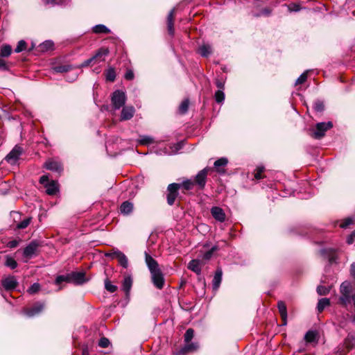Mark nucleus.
I'll return each mask as SVG.
<instances>
[{
    "mask_svg": "<svg viewBox=\"0 0 355 355\" xmlns=\"http://www.w3.org/2000/svg\"><path fill=\"white\" fill-rule=\"evenodd\" d=\"M85 275V272H72L65 275H58L55 279V283L57 285L61 284L62 282L82 285L88 281Z\"/></svg>",
    "mask_w": 355,
    "mask_h": 355,
    "instance_id": "f257e3e1",
    "label": "nucleus"
},
{
    "mask_svg": "<svg viewBox=\"0 0 355 355\" xmlns=\"http://www.w3.org/2000/svg\"><path fill=\"white\" fill-rule=\"evenodd\" d=\"M332 128L331 121L320 122L316 123L315 129L310 130L309 135L315 139H320L324 137L326 132Z\"/></svg>",
    "mask_w": 355,
    "mask_h": 355,
    "instance_id": "f03ea898",
    "label": "nucleus"
},
{
    "mask_svg": "<svg viewBox=\"0 0 355 355\" xmlns=\"http://www.w3.org/2000/svg\"><path fill=\"white\" fill-rule=\"evenodd\" d=\"M39 182L44 185L46 193L49 196H55L59 192V184L57 181L49 182L48 175H44L40 178Z\"/></svg>",
    "mask_w": 355,
    "mask_h": 355,
    "instance_id": "7ed1b4c3",
    "label": "nucleus"
},
{
    "mask_svg": "<svg viewBox=\"0 0 355 355\" xmlns=\"http://www.w3.org/2000/svg\"><path fill=\"white\" fill-rule=\"evenodd\" d=\"M180 184H169L166 189V201L168 205L172 206L175 204L176 198L179 196Z\"/></svg>",
    "mask_w": 355,
    "mask_h": 355,
    "instance_id": "20e7f679",
    "label": "nucleus"
},
{
    "mask_svg": "<svg viewBox=\"0 0 355 355\" xmlns=\"http://www.w3.org/2000/svg\"><path fill=\"white\" fill-rule=\"evenodd\" d=\"M213 171L211 167L207 166L200 171L194 178V182L199 189H204L207 182V177L209 173Z\"/></svg>",
    "mask_w": 355,
    "mask_h": 355,
    "instance_id": "39448f33",
    "label": "nucleus"
},
{
    "mask_svg": "<svg viewBox=\"0 0 355 355\" xmlns=\"http://www.w3.org/2000/svg\"><path fill=\"white\" fill-rule=\"evenodd\" d=\"M45 308L44 302H36L31 306L23 309V313L28 318H33L41 313Z\"/></svg>",
    "mask_w": 355,
    "mask_h": 355,
    "instance_id": "423d86ee",
    "label": "nucleus"
},
{
    "mask_svg": "<svg viewBox=\"0 0 355 355\" xmlns=\"http://www.w3.org/2000/svg\"><path fill=\"white\" fill-rule=\"evenodd\" d=\"M126 101L125 92L121 90H116L112 94L111 101L114 110H119L122 107Z\"/></svg>",
    "mask_w": 355,
    "mask_h": 355,
    "instance_id": "0eeeda50",
    "label": "nucleus"
},
{
    "mask_svg": "<svg viewBox=\"0 0 355 355\" xmlns=\"http://www.w3.org/2000/svg\"><path fill=\"white\" fill-rule=\"evenodd\" d=\"M41 246V243L37 240L31 241L24 249L23 257L27 259H31L37 254L38 248Z\"/></svg>",
    "mask_w": 355,
    "mask_h": 355,
    "instance_id": "6e6552de",
    "label": "nucleus"
},
{
    "mask_svg": "<svg viewBox=\"0 0 355 355\" xmlns=\"http://www.w3.org/2000/svg\"><path fill=\"white\" fill-rule=\"evenodd\" d=\"M43 168H46V170L57 173L58 175H60L63 171L62 164L54 159H47L43 165Z\"/></svg>",
    "mask_w": 355,
    "mask_h": 355,
    "instance_id": "1a4fd4ad",
    "label": "nucleus"
},
{
    "mask_svg": "<svg viewBox=\"0 0 355 355\" xmlns=\"http://www.w3.org/2000/svg\"><path fill=\"white\" fill-rule=\"evenodd\" d=\"M150 274L153 285L158 289H162L164 286L165 279L162 270L159 269L150 272Z\"/></svg>",
    "mask_w": 355,
    "mask_h": 355,
    "instance_id": "9d476101",
    "label": "nucleus"
},
{
    "mask_svg": "<svg viewBox=\"0 0 355 355\" xmlns=\"http://www.w3.org/2000/svg\"><path fill=\"white\" fill-rule=\"evenodd\" d=\"M19 283L15 276L9 275L1 280V286L7 291L15 290Z\"/></svg>",
    "mask_w": 355,
    "mask_h": 355,
    "instance_id": "9b49d317",
    "label": "nucleus"
},
{
    "mask_svg": "<svg viewBox=\"0 0 355 355\" xmlns=\"http://www.w3.org/2000/svg\"><path fill=\"white\" fill-rule=\"evenodd\" d=\"M23 153V148L16 145L12 150L6 155V159L8 163L15 164Z\"/></svg>",
    "mask_w": 355,
    "mask_h": 355,
    "instance_id": "f8f14e48",
    "label": "nucleus"
},
{
    "mask_svg": "<svg viewBox=\"0 0 355 355\" xmlns=\"http://www.w3.org/2000/svg\"><path fill=\"white\" fill-rule=\"evenodd\" d=\"M110 53V50L107 47H101L98 49L94 53L92 58L94 63H99L105 60V57Z\"/></svg>",
    "mask_w": 355,
    "mask_h": 355,
    "instance_id": "ddd939ff",
    "label": "nucleus"
},
{
    "mask_svg": "<svg viewBox=\"0 0 355 355\" xmlns=\"http://www.w3.org/2000/svg\"><path fill=\"white\" fill-rule=\"evenodd\" d=\"M320 254L327 259L330 263L336 262L338 259L337 251L333 248H325L320 250Z\"/></svg>",
    "mask_w": 355,
    "mask_h": 355,
    "instance_id": "4468645a",
    "label": "nucleus"
},
{
    "mask_svg": "<svg viewBox=\"0 0 355 355\" xmlns=\"http://www.w3.org/2000/svg\"><path fill=\"white\" fill-rule=\"evenodd\" d=\"M228 164V159L226 157H220L214 164L213 171L215 170L218 174L224 175L226 173L225 167Z\"/></svg>",
    "mask_w": 355,
    "mask_h": 355,
    "instance_id": "2eb2a0df",
    "label": "nucleus"
},
{
    "mask_svg": "<svg viewBox=\"0 0 355 355\" xmlns=\"http://www.w3.org/2000/svg\"><path fill=\"white\" fill-rule=\"evenodd\" d=\"M212 217L220 223H223L226 220V214L224 210L217 206L212 207L210 210Z\"/></svg>",
    "mask_w": 355,
    "mask_h": 355,
    "instance_id": "dca6fc26",
    "label": "nucleus"
},
{
    "mask_svg": "<svg viewBox=\"0 0 355 355\" xmlns=\"http://www.w3.org/2000/svg\"><path fill=\"white\" fill-rule=\"evenodd\" d=\"M175 9L173 8L167 15L166 17V25L168 33L171 37H173L175 35L174 28V20H175Z\"/></svg>",
    "mask_w": 355,
    "mask_h": 355,
    "instance_id": "f3484780",
    "label": "nucleus"
},
{
    "mask_svg": "<svg viewBox=\"0 0 355 355\" xmlns=\"http://www.w3.org/2000/svg\"><path fill=\"white\" fill-rule=\"evenodd\" d=\"M277 309H278L279 313L280 314V316H281V318L282 320V325L286 326L287 324L288 315H287V307H286L285 302L282 300L279 301L277 302Z\"/></svg>",
    "mask_w": 355,
    "mask_h": 355,
    "instance_id": "a211bd4d",
    "label": "nucleus"
},
{
    "mask_svg": "<svg viewBox=\"0 0 355 355\" xmlns=\"http://www.w3.org/2000/svg\"><path fill=\"white\" fill-rule=\"evenodd\" d=\"M145 261L150 272L160 269L157 261L146 252H145Z\"/></svg>",
    "mask_w": 355,
    "mask_h": 355,
    "instance_id": "6ab92c4d",
    "label": "nucleus"
},
{
    "mask_svg": "<svg viewBox=\"0 0 355 355\" xmlns=\"http://www.w3.org/2000/svg\"><path fill=\"white\" fill-rule=\"evenodd\" d=\"M198 348V345L196 343H186L184 346L182 347L177 353L176 355H184L190 352H194Z\"/></svg>",
    "mask_w": 355,
    "mask_h": 355,
    "instance_id": "aec40b11",
    "label": "nucleus"
},
{
    "mask_svg": "<svg viewBox=\"0 0 355 355\" xmlns=\"http://www.w3.org/2000/svg\"><path fill=\"white\" fill-rule=\"evenodd\" d=\"M222 275L223 270L220 267H218L216 270L213 280H212V287L214 290H217L221 283L222 281Z\"/></svg>",
    "mask_w": 355,
    "mask_h": 355,
    "instance_id": "412c9836",
    "label": "nucleus"
},
{
    "mask_svg": "<svg viewBox=\"0 0 355 355\" xmlns=\"http://www.w3.org/2000/svg\"><path fill=\"white\" fill-rule=\"evenodd\" d=\"M343 347L346 348L347 352L350 351L355 347V334H349L343 341Z\"/></svg>",
    "mask_w": 355,
    "mask_h": 355,
    "instance_id": "4be33fe9",
    "label": "nucleus"
},
{
    "mask_svg": "<svg viewBox=\"0 0 355 355\" xmlns=\"http://www.w3.org/2000/svg\"><path fill=\"white\" fill-rule=\"evenodd\" d=\"M135 108L132 106L123 107L121 114V120L126 121L133 117L135 114Z\"/></svg>",
    "mask_w": 355,
    "mask_h": 355,
    "instance_id": "5701e85b",
    "label": "nucleus"
},
{
    "mask_svg": "<svg viewBox=\"0 0 355 355\" xmlns=\"http://www.w3.org/2000/svg\"><path fill=\"white\" fill-rule=\"evenodd\" d=\"M188 269L194 272L196 275H201V264L200 261L198 259H192L191 260L187 266Z\"/></svg>",
    "mask_w": 355,
    "mask_h": 355,
    "instance_id": "b1692460",
    "label": "nucleus"
},
{
    "mask_svg": "<svg viewBox=\"0 0 355 355\" xmlns=\"http://www.w3.org/2000/svg\"><path fill=\"white\" fill-rule=\"evenodd\" d=\"M197 52L202 57L208 58L213 53L212 46L209 44H203L198 48Z\"/></svg>",
    "mask_w": 355,
    "mask_h": 355,
    "instance_id": "393cba45",
    "label": "nucleus"
},
{
    "mask_svg": "<svg viewBox=\"0 0 355 355\" xmlns=\"http://www.w3.org/2000/svg\"><path fill=\"white\" fill-rule=\"evenodd\" d=\"M73 69H76V66H73L71 64H61L52 67L53 72L60 73L68 72Z\"/></svg>",
    "mask_w": 355,
    "mask_h": 355,
    "instance_id": "a878e982",
    "label": "nucleus"
},
{
    "mask_svg": "<svg viewBox=\"0 0 355 355\" xmlns=\"http://www.w3.org/2000/svg\"><path fill=\"white\" fill-rule=\"evenodd\" d=\"M132 210L133 204L128 200L123 202L120 206V211L124 215H129L132 212Z\"/></svg>",
    "mask_w": 355,
    "mask_h": 355,
    "instance_id": "bb28decb",
    "label": "nucleus"
},
{
    "mask_svg": "<svg viewBox=\"0 0 355 355\" xmlns=\"http://www.w3.org/2000/svg\"><path fill=\"white\" fill-rule=\"evenodd\" d=\"M132 285V279L130 276H127L122 282V290L125 293L126 296L130 294Z\"/></svg>",
    "mask_w": 355,
    "mask_h": 355,
    "instance_id": "cd10ccee",
    "label": "nucleus"
},
{
    "mask_svg": "<svg viewBox=\"0 0 355 355\" xmlns=\"http://www.w3.org/2000/svg\"><path fill=\"white\" fill-rule=\"evenodd\" d=\"M12 51V46L10 44H4L1 47L0 57L8 58L11 55Z\"/></svg>",
    "mask_w": 355,
    "mask_h": 355,
    "instance_id": "c85d7f7f",
    "label": "nucleus"
},
{
    "mask_svg": "<svg viewBox=\"0 0 355 355\" xmlns=\"http://www.w3.org/2000/svg\"><path fill=\"white\" fill-rule=\"evenodd\" d=\"M93 33L96 34H108L111 32V31L105 25L103 24H98L94 26L92 28Z\"/></svg>",
    "mask_w": 355,
    "mask_h": 355,
    "instance_id": "c756f323",
    "label": "nucleus"
},
{
    "mask_svg": "<svg viewBox=\"0 0 355 355\" xmlns=\"http://www.w3.org/2000/svg\"><path fill=\"white\" fill-rule=\"evenodd\" d=\"M105 80L107 82H114L116 79V71L114 67H109L105 71Z\"/></svg>",
    "mask_w": 355,
    "mask_h": 355,
    "instance_id": "7c9ffc66",
    "label": "nucleus"
},
{
    "mask_svg": "<svg viewBox=\"0 0 355 355\" xmlns=\"http://www.w3.org/2000/svg\"><path fill=\"white\" fill-rule=\"evenodd\" d=\"M318 333L315 331L309 330L304 335V340L306 343H311L317 341Z\"/></svg>",
    "mask_w": 355,
    "mask_h": 355,
    "instance_id": "2f4dec72",
    "label": "nucleus"
},
{
    "mask_svg": "<svg viewBox=\"0 0 355 355\" xmlns=\"http://www.w3.org/2000/svg\"><path fill=\"white\" fill-rule=\"evenodd\" d=\"M179 184L180 189L182 188L184 191H190L193 189L195 186V182L191 179H186Z\"/></svg>",
    "mask_w": 355,
    "mask_h": 355,
    "instance_id": "473e14b6",
    "label": "nucleus"
},
{
    "mask_svg": "<svg viewBox=\"0 0 355 355\" xmlns=\"http://www.w3.org/2000/svg\"><path fill=\"white\" fill-rule=\"evenodd\" d=\"M330 305V300L328 298H322L318 300L317 309L319 313H322L324 309Z\"/></svg>",
    "mask_w": 355,
    "mask_h": 355,
    "instance_id": "72a5a7b5",
    "label": "nucleus"
},
{
    "mask_svg": "<svg viewBox=\"0 0 355 355\" xmlns=\"http://www.w3.org/2000/svg\"><path fill=\"white\" fill-rule=\"evenodd\" d=\"M118 253V259L119 264L122 266L123 268L126 269L128 267V259L125 254L122 252H119Z\"/></svg>",
    "mask_w": 355,
    "mask_h": 355,
    "instance_id": "f704fd0d",
    "label": "nucleus"
},
{
    "mask_svg": "<svg viewBox=\"0 0 355 355\" xmlns=\"http://www.w3.org/2000/svg\"><path fill=\"white\" fill-rule=\"evenodd\" d=\"M189 107V100L186 98L182 101L178 107V112L180 114H184L188 112Z\"/></svg>",
    "mask_w": 355,
    "mask_h": 355,
    "instance_id": "c9c22d12",
    "label": "nucleus"
},
{
    "mask_svg": "<svg viewBox=\"0 0 355 355\" xmlns=\"http://www.w3.org/2000/svg\"><path fill=\"white\" fill-rule=\"evenodd\" d=\"M265 170V167L263 166H257L254 171V178L257 180L264 178L263 173Z\"/></svg>",
    "mask_w": 355,
    "mask_h": 355,
    "instance_id": "e433bc0d",
    "label": "nucleus"
},
{
    "mask_svg": "<svg viewBox=\"0 0 355 355\" xmlns=\"http://www.w3.org/2000/svg\"><path fill=\"white\" fill-rule=\"evenodd\" d=\"M284 6L287 7L289 12H299L302 9L300 3H291L289 4H284Z\"/></svg>",
    "mask_w": 355,
    "mask_h": 355,
    "instance_id": "4c0bfd02",
    "label": "nucleus"
},
{
    "mask_svg": "<svg viewBox=\"0 0 355 355\" xmlns=\"http://www.w3.org/2000/svg\"><path fill=\"white\" fill-rule=\"evenodd\" d=\"M5 266L6 267L10 268V269H15L18 263L14 259V258L11 257L10 256H6V262Z\"/></svg>",
    "mask_w": 355,
    "mask_h": 355,
    "instance_id": "58836bf2",
    "label": "nucleus"
},
{
    "mask_svg": "<svg viewBox=\"0 0 355 355\" xmlns=\"http://www.w3.org/2000/svg\"><path fill=\"white\" fill-rule=\"evenodd\" d=\"M340 294H350L351 293V284L349 282H344L340 286Z\"/></svg>",
    "mask_w": 355,
    "mask_h": 355,
    "instance_id": "ea45409f",
    "label": "nucleus"
},
{
    "mask_svg": "<svg viewBox=\"0 0 355 355\" xmlns=\"http://www.w3.org/2000/svg\"><path fill=\"white\" fill-rule=\"evenodd\" d=\"M350 294H341L338 298V303L343 306H346L350 302Z\"/></svg>",
    "mask_w": 355,
    "mask_h": 355,
    "instance_id": "a19ab883",
    "label": "nucleus"
},
{
    "mask_svg": "<svg viewBox=\"0 0 355 355\" xmlns=\"http://www.w3.org/2000/svg\"><path fill=\"white\" fill-rule=\"evenodd\" d=\"M218 250V246L214 245L209 250L205 252L202 254V259L206 260V261L211 259L213 256L214 252Z\"/></svg>",
    "mask_w": 355,
    "mask_h": 355,
    "instance_id": "79ce46f5",
    "label": "nucleus"
},
{
    "mask_svg": "<svg viewBox=\"0 0 355 355\" xmlns=\"http://www.w3.org/2000/svg\"><path fill=\"white\" fill-rule=\"evenodd\" d=\"M105 288L110 293H114L117 290V286L112 284L108 278L105 279Z\"/></svg>",
    "mask_w": 355,
    "mask_h": 355,
    "instance_id": "37998d69",
    "label": "nucleus"
},
{
    "mask_svg": "<svg viewBox=\"0 0 355 355\" xmlns=\"http://www.w3.org/2000/svg\"><path fill=\"white\" fill-rule=\"evenodd\" d=\"M40 50L41 51H48L53 49V43L51 41H45L40 45Z\"/></svg>",
    "mask_w": 355,
    "mask_h": 355,
    "instance_id": "c03bdc74",
    "label": "nucleus"
},
{
    "mask_svg": "<svg viewBox=\"0 0 355 355\" xmlns=\"http://www.w3.org/2000/svg\"><path fill=\"white\" fill-rule=\"evenodd\" d=\"M313 108L316 112H322L324 110V105L323 101L317 100L314 102Z\"/></svg>",
    "mask_w": 355,
    "mask_h": 355,
    "instance_id": "a18cd8bd",
    "label": "nucleus"
},
{
    "mask_svg": "<svg viewBox=\"0 0 355 355\" xmlns=\"http://www.w3.org/2000/svg\"><path fill=\"white\" fill-rule=\"evenodd\" d=\"M214 98L216 103H221L225 100V94L223 90L218 89L214 94Z\"/></svg>",
    "mask_w": 355,
    "mask_h": 355,
    "instance_id": "49530a36",
    "label": "nucleus"
},
{
    "mask_svg": "<svg viewBox=\"0 0 355 355\" xmlns=\"http://www.w3.org/2000/svg\"><path fill=\"white\" fill-rule=\"evenodd\" d=\"M272 13V9L270 8H264L263 9H261L259 12L257 13H254V16L256 17H261V16H266V17H268L271 15Z\"/></svg>",
    "mask_w": 355,
    "mask_h": 355,
    "instance_id": "de8ad7c7",
    "label": "nucleus"
},
{
    "mask_svg": "<svg viewBox=\"0 0 355 355\" xmlns=\"http://www.w3.org/2000/svg\"><path fill=\"white\" fill-rule=\"evenodd\" d=\"M316 291L319 295H327L330 292V287H326L324 286L319 285L317 287Z\"/></svg>",
    "mask_w": 355,
    "mask_h": 355,
    "instance_id": "09e8293b",
    "label": "nucleus"
},
{
    "mask_svg": "<svg viewBox=\"0 0 355 355\" xmlns=\"http://www.w3.org/2000/svg\"><path fill=\"white\" fill-rule=\"evenodd\" d=\"M26 47H27V43L21 40L20 41H19L16 48L15 49V53H20L21 51H24L26 49Z\"/></svg>",
    "mask_w": 355,
    "mask_h": 355,
    "instance_id": "8fccbe9b",
    "label": "nucleus"
},
{
    "mask_svg": "<svg viewBox=\"0 0 355 355\" xmlns=\"http://www.w3.org/2000/svg\"><path fill=\"white\" fill-rule=\"evenodd\" d=\"M194 336V330L191 328L188 329L184 336V342L189 343L193 339Z\"/></svg>",
    "mask_w": 355,
    "mask_h": 355,
    "instance_id": "3c124183",
    "label": "nucleus"
},
{
    "mask_svg": "<svg viewBox=\"0 0 355 355\" xmlns=\"http://www.w3.org/2000/svg\"><path fill=\"white\" fill-rule=\"evenodd\" d=\"M139 142L141 145H149L153 144L154 139L149 136H142Z\"/></svg>",
    "mask_w": 355,
    "mask_h": 355,
    "instance_id": "603ef678",
    "label": "nucleus"
},
{
    "mask_svg": "<svg viewBox=\"0 0 355 355\" xmlns=\"http://www.w3.org/2000/svg\"><path fill=\"white\" fill-rule=\"evenodd\" d=\"M31 218H26L17 225V229L22 230L26 228L31 223Z\"/></svg>",
    "mask_w": 355,
    "mask_h": 355,
    "instance_id": "864d4df0",
    "label": "nucleus"
},
{
    "mask_svg": "<svg viewBox=\"0 0 355 355\" xmlns=\"http://www.w3.org/2000/svg\"><path fill=\"white\" fill-rule=\"evenodd\" d=\"M307 71L302 73L295 81V85H302L306 82L307 79Z\"/></svg>",
    "mask_w": 355,
    "mask_h": 355,
    "instance_id": "5fc2aeb1",
    "label": "nucleus"
},
{
    "mask_svg": "<svg viewBox=\"0 0 355 355\" xmlns=\"http://www.w3.org/2000/svg\"><path fill=\"white\" fill-rule=\"evenodd\" d=\"M40 289V285L38 283L33 284L28 289V292L30 294H35L37 293Z\"/></svg>",
    "mask_w": 355,
    "mask_h": 355,
    "instance_id": "6e6d98bb",
    "label": "nucleus"
},
{
    "mask_svg": "<svg viewBox=\"0 0 355 355\" xmlns=\"http://www.w3.org/2000/svg\"><path fill=\"white\" fill-rule=\"evenodd\" d=\"M110 344V342L109 339L105 337L101 338L98 341V346H100L102 348L107 347Z\"/></svg>",
    "mask_w": 355,
    "mask_h": 355,
    "instance_id": "4d7b16f0",
    "label": "nucleus"
},
{
    "mask_svg": "<svg viewBox=\"0 0 355 355\" xmlns=\"http://www.w3.org/2000/svg\"><path fill=\"white\" fill-rule=\"evenodd\" d=\"M214 83L218 89L224 90L225 81L223 78H216Z\"/></svg>",
    "mask_w": 355,
    "mask_h": 355,
    "instance_id": "13d9d810",
    "label": "nucleus"
},
{
    "mask_svg": "<svg viewBox=\"0 0 355 355\" xmlns=\"http://www.w3.org/2000/svg\"><path fill=\"white\" fill-rule=\"evenodd\" d=\"M93 64H94V61H93L92 58H90L85 60L80 65L76 66V69H80V68H83V67H88L89 65H93Z\"/></svg>",
    "mask_w": 355,
    "mask_h": 355,
    "instance_id": "bf43d9fd",
    "label": "nucleus"
},
{
    "mask_svg": "<svg viewBox=\"0 0 355 355\" xmlns=\"http://www.w3.org/2000/svg\"><path fill=\"white\" fill-rule=\"evenodd\" d=\"M353 223L354 220L352 218H347L340 223V227L341 228H346Z\"/></svg>",
    "mask_w": 355,
    "mask_h": 355,
    "instance_id": "052dcab7",
    "label": "nucleus"
},
{
    "mask_svg": "<svg viewBox=\"0 0 355 355\" xmlns=\"http://www.w3.org/2000/svg\"><path fill=\"white\" fill-rule=\"evenodd\" d=\"M124 78L127 80H132L135 78L134 72L132 69H128L124 75Z\"/></svg>",
    "mask_w": 355,
    "mask_h": 355,
    "instance_id": "680f3d73",
    "label": "nucleus"
},
{
    "mask_svg": "<svg viewBox=\"0 0 355 355\" xmlns=\"http://www.w3.org/2000/svg\"><path fill=\"white\" fill-rule=\"evenodd\" d=\"M121 252V251L119 250H115L114 252H106L105 254V256L106 257L110 258L111 259H114L118 258V253L117 252Z\"/></svg>",
    "mask_w": 355,
    "mask_h": 355,
    "instance_id": "e2e57ef3",
    "label": "nucleus"
},
{
    "mask_svg": "<svg viewBox=\"0 0 355 355\" xmlns=\"http://www.w3.org/2000/svg\"><path fill=\"white\" fill-rule=\"evenodd\" d=\"M19 241L15 239V240H12V241H10L9 242H8L6 245L9 248H15L19 245Z\"/></svg>",
    "mask_w": 355,
    "mask_h": 355,
    "instance_id": "0e129e2a",
    "label": "nucleus"
},
{
    "mask_svg": "<svg viewBox=\"0 0 355 355\" xmlns=\"http://www.w3.org/2000/svg\"><path fill=\"white\" fill-rule=\"evenodd\" d=\"M0 69L3 71H7L9 69L7 62L1 58H0Z\"/></svg>",
    "mask_w": 355,
    "mask_h": 355,
    "instance_id": "69168bd1",
    "label": "nucleus"
},
{
    "mask_svg": "<svg viewBox=\"0 0 355 355\" xmlns=\"http://www.w3.org/2000/svg\"><path fill=\"white\" fill-rule=\"evenodd\" d=\"M347 352V351H345L342 347L340 346H338L337 348H336V354L337 355H343L344 354H346Z\"/></svg>",
    "mask_w": 355,
    "mask_h": 355,
    "instance_id": "338daca9",
    "label": "nucleus"
},
{
    "mask_svg": "<svg viewBox=\"0 0 355 355\" xmlns=\"http://www.w3.org/2000/svg\"><path fill=\"white\" fill-rule=\"evenodd\" d=\"M350 275L355 279V263H353L350 266Z\"/></svg>",
    "mask_w": 355,
    "mask_h": 355,
    "instance_id": "774afa93",
    "label": "nucleus"
}]
</instances>
